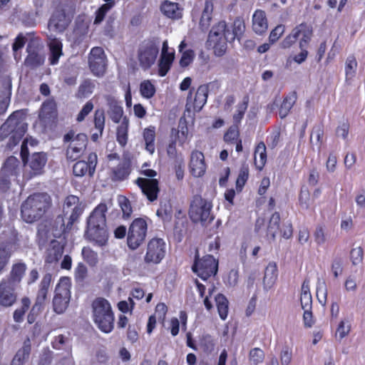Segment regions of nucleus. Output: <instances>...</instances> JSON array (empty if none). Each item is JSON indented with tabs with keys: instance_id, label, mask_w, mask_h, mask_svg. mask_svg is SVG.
I'll return each instance as SVG.
<instances>
[{
	"instance_id": "obj_1",
	"label": "nucleus",
	"mask_w": 365,
	"mask_h": 365,
	"mask_svg": "<svg viewBox=\"0 0 365 365\" xmlns=\"http://www.w3.org/2000/svg\"><path fill=\"white\" fill-rule=\"evenodd\" d=\"M107 205L100 203L90 214L85 232L86 239L96 245L103 247L108 241V232L106 226Z\"/></svg>"
},
{
	"instance_id": "obj_2",
	"label": "nucleus",
	"mask_w": 365,
	"mask_h": 365,
	"mask_svg": "<svg viewBox=\"0 0 365 365\" xmlns=\"http://www.w3.org/2000/svg\"><path fill=\"white\" fill-rule=\"evenodd\" d=\"M85 207V203L81 201L78 196L73 195H68L64 200L63 212L64 216L70 213L68 220L66 224L62 215H58L56 217V224L60 225V230H56L55 232H53V237L60 238L69 232L73 224L78 220L79 217L83 213Z\"/></svg>"
},
{
	"instance_id": "obj_3",
	"label": "nucleus",
	"mask_w": 365,
	"mask_h": 365,
	"mask_svg": "<svg viewBox=\"0 0 365 365\" xmlns=\"http://www.w3.org/2000/svg\"><path fill=\"white\" fill-rule=\"evenodd\" d=\"M51 205V198L45 192L34 193L21 204L22 219L27 223L40 220Z\"/></svg>"
},
{
	"instance_id": "obj_4",
	"label": "nucleus",
	"mask_w": 365,
	"mask_h": 365,
	"mask_svg": "<svg viewBox=\"0 0 365 365\" xmlns=\"http://www.w3.org/2000/svg\"><path fill=\"white\" fill-rule=\"evenodd\" d=\"M91 317L97 328L109 334L115 325V314L110 303L104 297H96L91 303Z\"/></svg>"
},
{
	"instance_id": "obj_5",
	"label": "nucleus",
	"mask_w": 365,
	"mask_h": 365,
	"mask_svg": "<svg viewBox=\"0 0 365 365\" xmlns=\"http://www.w3.org/2000/svg\"><path fill=\"white\" fill-rule=\"evenodd\" d=\"M27 126L21 112L14 111L0 127V138L4 140L9 137L7 147L13 149L24 136Z\"/></svg>"
},
{
	"instance_id": "obj_6",
	"label": "nucleus",
	"mask_w": 365,
	"mask_h": 365,
	"mask_svg": "<svg viewBox=\"0 0 365 365\" xmlns=\"http://www.w3.org/2000/svg\"><path fill=\"white\" fill-rule=\"evenodd\" d=\"M231 34L225 21L215 24L208 35L207 42L212 46L216 56H222L227 51L229 36Z\"/></svg>"
},
{
	"instance_id": "obj_7",
	"label": "nucleus",
	"mask_w": 365,
	"mask_h": 365,
	"mask_svg": "<svg viewBox=\"0 0 365 365\" xmlns=\"http://www.w3.org/2000/svg\"><path fill=\"white\" fill-rule=\"evenodd\" d=\"M212 203L201 195H195L190 202L188 215L192 222H200L202 225L211 222L214 217L211 215Z\"/></svg>"
},
{
	"instance_id": "obj_8",
	"label": "nucleus",
	"mask_w": 365,
	"mask_h": 365,
	"mask_svg": "<svg viewBox=\"0 0 365 365\" xmlns=\"http://www.w3.org/2000/svg\"><path fill=\"white\" fill-rule=\"evenodd\" d=\"M71 282L66 277L60 278L52 300L53 310L58 314H63L68 308L71 299Z\"/></svg>"
},
{
	"instance_id": "obj_9",
	"label": "nucleus",
	"mask_w": 365,
	"mask_h": 365,
	"mask_svg": "<svg viewBox=\"0 0 365 365\" xmlns=\"http://www.w3.org/2000/svg\"><path fill=\"white\" fill-rule=\"evenodd\" d=\"M63 142L69 143L66 153L67 159L74 161L83 155L87 147L88 138L84 133L76 134L75 131L71 130L64 135Z\"/></svg>"
},
{
	"instance_id": "obj_10",
	"label": "nucleus",
	"mask_w": 365,
	"mask_h": 365,
	"mask_svg": "<svg viewBox=\"0 0 365 365\" xmlns=\"http://www.w3.org/2000/svg\"><path fill=\"white\" fill-rule=\"evenodd\" d=\"M75 13L74 4H66L61 8H57L49 19L48 27L56 31H64L71 24Z\"/></svg>"
},
{
	"instance_id": "obj_11",
	"label": "nucleus",
	"mask_w": 365,
	"mask_h": 365,
	"mask_svg": "<svg viewBox=\"0 0 365 365\" xmlns=\"http://www.w3.org/2000/svg\"><path fill=\"white\" fill-rule=\"evenodd\" d=\"M148 223L145 219L138 217L133 220L127 234V245L131 250H137L141 246L147 235Z\"/></svg>"
},
{
	"instance_id": "obj_12",
	"label": "nucleus",
	"mask_w": 365,
	"mask_h": 365,
	"mask_svg": "<svg viewBox=\"0 0 365 365\" xmlns=\"http://www.w3.org/2000/svg\"><path fill=\"white\" fill-rule=\"evenodd\" d=\"M217 269L218 262L212 255H207L200 258L198 252H196L192 270L199 277L205 281L210 277L215 276Z\"/></svg>"
},
{
	"instance_id": "obj_13",
	"label": "nucleus",
	"mask_w": 365,
	"mask_h": 365,
	"mask_svg": "<svg viewBox=\"0 0 365 365\" xmlns=\"http://www.w3.org/2000/svg\"><path fill=\"white\" fill-rule=\"evenodd\" d=\"M159 53V43L158 38H149L145 39L140 44L138 58L140 66L148 69L155 63Z\"/></svg>"
},
{
	"instance_id": "obj_14",
	"label": "nucleus",
	"mask_w": 365,
	"mask_h": 365,
	"mask_svg": "<svg viewBox=\"0 0 365 365\" xmlns=\"http://www.w3.org/2000/svg\"><path fill=\"white\" fill-rule=\"evenodd\" d=\"M166 244L165 241L158 237H153L147 245L144 262L147 264H159L165 257Z\"/></svg>"
},
{
	"instance_id": "obj_15",
	"label": "nucleus",
	"mask_w": 365,
	"mask_h": 365,
	"mask_svg": "<svg viewBox=\"0 0 365 365\" xmlns=\"http://www.w3.org/2000/svg\"><path fill=\"white\" fill-rule=\"evenodd\" d=\"M88 66L91 73L98 77L103 76L106 71V56L101 47L91 48L88 55Z\"/></svg>"
},
{
	"instance_id": "obj_16",
	"label": "nucleus",
	"mask_w": 365,
	"mask_h": 365,
	"mask_svg": "<svg viewBox=\"0 0 365 365\" xmlns=\"http://www.w3.org/2000/svg\"><path fill=\"white\" fill-rule=\"evenodd\" d=\"M313 36V29L310 24L306 22H302L296 26L291 31V33L286 36L282 42V46L284 48H290L298 38L299 41L304 39L312 40Z\"/></svg>"
},
{
	"instance_id": "obj_17",
	"label": "nucleus",
	"mask_w": 365,
	"mask_h": 365,
	"mask_svg": "<svg viewBox=\"0 0 365 365\" xmlns=\"http://www.w3.org/2000/svg\"><path fill=\"white\" fill-rule=\"evenodd\" d=\"M135 183L149 202H153L158 200L160 192V182L158 179L140 177L135 180Z\"/></svg>"
},
{
	"instance_id": "obj_18",
	"label": "nucleus",
	"mask_w": 365,
	"mask_h": 365,
	"mask_svg": "<svg viewBox=\"0 0 365 365\" xmlns=\"http://www.w3.org/2000/svg\"><path fill=\"white\" fill-rule=\"evenodd\" d=\"M98 163V156L96 153H91L87 156V160L77 161L73 166V174L76 177L88 175L93 177Z\"/></svg>"
},
{
	"instance_id": "obj_19",
	"label": "nucleus",
	"mask_w": 365,
	"mask_h": 365,
	"mask_svg": "<svg viewBox=\"0 0 365 365\" xmlns=\"http://www.w3.org/2000/svg\"><path fill=\"white\" fill-rule=\"evenodd\" d=\"M26 51L28 53L24 63L27 67L36 68L44 63L45 55L38 43L34 41L29 42Z\"/></svg>"
},
{
	"instance_id": "obj_20",
	"label": "nucleus",
	"mask_w": 365,
	"mask_h": 365,
	"mask_svg": "<svg viewBox=\"0 0 365 365\" xmlns=\"http://www.w3.org/2000/svg\"><path fill=\"white\" fill-rule=\"evenodd\" d=\"M188 168L190 173L194 178H200L205 174L207 164L202 152L197 150L192 151Z\"/></svg>"
},
{
	"instance_id": "obj_21",
	"label": "nucleus",
	"mask_w": 365,
	"mask_h": 365,
	"mask_svg": "<svg viewBox=\"0 0 365 365\" xmlns=\"http://www.w3.org/2000/svg\"><path fill=\"white\" fill-rule=\"evenodd\" d=\"M16 287L9 282H0V305L9 307L14 305L17 299Z\"/></svg>"
},
{
	"instance_id": "obj_22",
	"label": "nucleus",
	"mask_w": 365,
	"mask_h": 365,
	"mask_svg": "<svg viewBox=\"0 0 365 365\" xmlns=\"http://www.w3.org/2000/svg\"><path fill=\"white\" fill-rule=\"evenodd\" d=\"M48 160L47 153L45 152L34 153L29 159L28 164L31 169L30 175L33 176L41 175L44 172V168Z\"/></svg>"
},
{
	"instance_id": "obj_23",
	"label": "nucleus",
	"mask_w": 365,
	"mask_h": 365,
	"mask_svg": "<svg viewBox=\"0 0 365 365\" xmlns=\"http://www.w3.org/2000/svg\"><path fill=\"white\" fill-rule=\"evenodd\" d=\"M57 105L53 99L45 101L40 110L39 118L46 124L55 123L57 120Z\"/></svg>"
},
{
	"instance_id": "obj_24",
	"label": "nucleus",
	"mask_w": 365,
	"mask_h": 365,
	"mask_svg": "<svg viewBox=\"0 0 365 365\" xmlns=\"http://www.w3.org/2000/svg\"><path fill=\"white\" fill-rule=\"evenodd\" d=\"M0 172L15 180L21 173L20 161L13 155L8 157L4 161Z\"/></svg>"
},
{
	"instance_id": "obj_25",
	"label": "nucleus",
	"mask_w": 365,
	"mask_h": 365,
	"mask_svg": "<svg viewBox=\"0 0 365 365\" xmlns=\"http://www.w3.org/2000/svg\"><path fill=\"white\" fill-rule=\"evenodd\" d=\"M108 106V115L110 120L115 123H120L123 115V108L115 98L111 95L105 96Z\"/></svg>"
},
{
	"instance_id": "obj_26",
	"label": "nucleus",
	"mask_w": 365,
	"mask_h": 365,
	"mask_svg": "<svg viewBox=\"0 0 365 365\" xmlns=\"http://www.w3.org/2000/svg\"><path fill=\"white\" fill-rule=\"evenodd\" d=\"M49 51L48 62L51 66L57 65L60 58L63 55V43L59 38H53L48 43Z\"/></svg>"
},
{
	"instance_id": "obj_27",
	"label": "nucleus",
	"mask_w": 365,
	"mask_h": 365,
	"mask_svg": "<svg viewBox=\"0 0 365 365\" xmlns=\"http://www.w3.org/2000/svg\"><path fill=\"white\" fill-rule=\"evenodd\" d=\"M26 269L27 266L25 262L19 261L14 263L11 266L8 278L3 279V280L9 282L10 284L18 286L24 277Z\"/></svg>"
},
{
	"instance_id": "obj_28",
	"label": "nucleus",
	"mask_w": 365,
	"mask_h": 365,
	"mask_svg": "<svg viewBox=\"0 0 365 365\" xmlns=\"http://www.w3.org/2000/svg\"><path fill=\"white\" fill-rule=\"evenodd\" d=\"M64 250V245L56 240L50 242L49 247L46 251L45 262L53 264L58 262L62 257Z\"/></svg>"
},
{
	"instance_id": "obj_29",
	"label": "nucleus",
	"mask_w": 365,
	"mask_h": 365,
	"mask_svg": "<svg viewBox=\"0 0 365 365\" xmlns=\"http://www.w3.org/2000/svg\"><path fill=\"white\" fill-rule=\"evenodd\" d=\"M268 29V21L266 14L263 10L257 9L252 15V29L259 35H262L267 32Z\"/></svg>"
},
{
	"instance_id": "obj_30",
	"label": "nucleus",
	"mask_w": 365,
	"mask_h": 365,
	"mask_svg": "<svg viewBox=\"0 0 365 365\" xmlns=\"http://www.w3.org/2000/svg\"><path fill=\"white\" fill-rule=\"evenodd\" d=\"M131 173V165L128 161L120 162L116 167L111 169L110 177L113 181H123Z\"/></svg>"
},
{
	"instance_id": "obj_31",
	"label": "nucleus",
	"mask_w": 365,
	"mask_h": 365,
	"mask_svg": "<svg viewBox=\"0 0 365 365\" xmlns=\"http://www.w3.org/2000/svg\"><path fill=\"white\" fill-rule=\"evenodd\" d=\"M160 10L169 19H179L182 18V12L178 3L165 0L162 3Z\"/></svg>"
},
{
	"instance_id": "obj_32",
	"label": "nucleus",
	"mask_w": 365,
	"mask_h": 365,
	"mask_svg": "<svg viewBox=\"0 0 365 365\" xmlns=\"http://www.w3.org/2000/svg\"><path fill=\"white\" fill-rule=\"evenodd\" d=\"M208 96V85H200L195 91L192 102L193 109L200 111L207 102Z\"/></svg>"
},
{
	"instance_id": "obj_33",
	"label": "nucleus",
	"mask_w": 365,
	"mask_h": 365,
	"mask_svg": "<svg viewBox=\"0 0 365 365\" xmlns=\"http://www.w3.org/2000/svg\"><path fill=\"white\" fill-rule=\"evenodd\" d=\"M51 282L52 274L51 273H46L43 276L38 285V289L35 298L36 299L46 303Z\"/></svg>"
},
{
	"instance_id": "obj_34",
	"label": "nucleus",
	"mask_w": 365,
	"mask_h": 365,
	"mask_svg": "<svg viewBox=\"0 0 365 365\" xmlns=\"http://www.w3.org/2000/svg\"><path fill=\"white\" fill-rule=\"evenodd\" d=\"M173 212V205L170 200H160L156 215L163 222H170L172 220Z\"/></svg>"
},
{
	"instance_id": "obj_35",
	"label": "nucleus",
	"mask_w": 365,
	"mask_h": 365,
	"mask_svg": "<svg viewBox=\"0 0 365 365\" xmlns=\"http://www.w3.org/2000/svg\"><path fill=\"white\" fill-rule=\"evenodd\" d=\"M156 130L153 125L145 128L143 131V138L145 142V148L150 154H153L155 150Z\"/></svg>"
},
{
	"instance_id": "obj_36",
	"label": "nucleus",
	"mask_w": 365,
	"mask_h": 365,
	"mask_svg": "<svg viewBox=\"0 0 365 365\" xmlns=\"http://www.w3.org/2000/svg\"><path fill=\"white\" fill-rule=\"evenodd\" d=\"M255 165L257 170H261L267 162L266 145L264 142H259L255 149L254 153Z\"/></svg>"
},
{
	"instance_id": "obj_37",
	"label": "nucleus",
	"mask_w": 365,
	"mask_h": 365,
	"mask_svg": "<svg viewBox=\"0 0 365 365\" xmlns=\"http://www.w3.org/2000/svg\"><path fill=\"white\" fill-rule=\"evenodd\" d=\"M280 215L278 212H274L269 221L266 236L268 239L274 240L280 230Z\"/></svg>"
},
{
	"instance_id": "obj_38",
	"label": "nucleus",
	"mask_w": 365,
	"mask_h": 365,
	"mask_svg": "<svg viewBox=\"0 0 365 365\" xmlns=\"http://www.w3.org/2000/svg\"><path fill=\"white\" fill-rule=\"evenodd\" d=\"M175 59V52L172 51L170 54H161L158 63V75L164 77L169 72L171 66Z\"/></svg>"
},
{
	"instance_id": "obj_39",
	"label": "nucleus",
	"mask_w": 365,
	"mask_h": 365,
	"mask_svg": "<svg viewBox=\"0 0 365 365\" xmlns=\"http://www.w3.org/2000/svg\"><path fill=\"white\" fill-rule=\"evenodd\" d=\"M31 351V346L29 339H27L24 342V345L20 348L13 357L12 360L14 363H18L19 365H24V364L29 359Z\"/></svg>"
},
{
	"instance_id": "obj_40",
	"label": "nucleus",
	"mask_w": 365,
	"mask_h": 365,
	"mask_svg": "<svg viewBox=\"0 0 365 365\" xmlns=\"http://www.w3.org/2000/svg\"><path fill=\"white\" fill-rule=\"evenodd\" d=\"M129 120L126 116L123 118L120 125L116 129V140L121 147H125L128 139Z\"/></svg>"
},
{
	"instance_id": "obj_41",
	"label": "nucleus",
	"mask_w": 365,
	"mask_h": 365,
	"mask_svg": "<svg viewBox=\"0 0 365 365\" xmlns=\"http://www.w3.org/2000/svg\"><path fill=\"white\" fill-rule=\"evenodd\" d=\"M297 93L293 92L284 98L279 110V115L281 118H284L289 114L297 101Z\"/></svg>"
},
{
	"instance_id": "obj_42",
	"label": "nucleus",
	"mask_w": 365,
	"mask_h": 365,
	"mask_svg": "<svg viewBox=\"0 0 365 365\" xmlns=\"http://www.w3.org/2000/svg\"><path fill=\"white\" fill-rule=\"evenodd\" d=\"M278 268L276 262H270L264 270L263 282L268 286H272L277 279Z\"/></svg>"
},
{
	"instance_id": "obj_43",
	"label": "nucleus",
	"mask_w": 365,
	"mask_h": 365,
	"mask_svg": "<svg viewBox=\"0 0 365 365\" xmlns=\"http://www.w3.org/2000/svg\"><path fill=\"white\" fill-rule=\"evenodd\" d=\"M250 101V96L248 94L244 96L242 101L237 106L236 113L233 115V125L240 126L242 118H244L245 113L247 109Z\"/></svg>"
},
{
	"instance_id": "obj_44",
	"label": "nucleus",
	"mask_w": 365,
	"mask_h": 365,
	"mask_svg": "<svg viewBox=\"0 0 365 365\" xmlns=\"http://www.w3.org/2000/svg\"><path fill=\"white\" fill-rule=\"evenodd\" d=\"M30 306V299L28 297H22L21 299V307L14 312V321L16 323H21L24 319L25 314L29 309Z\"/></svg>"
},
{
	"instance_id": "obj_45",
	"label": "nucleus",
	"mask_w": 365,
	"mask_h": 365,
	"mask_svg": "<svg viewBox=\"0 0 365 365\" xmlns=\"http://www.w3.org/2000/svg\"><path fill=\"white\" fill-rule=\"evenodd\" d=\"M215 302L220 317L225 320L227 317L229 311V302L222 294H217L215 297Z\"/></svg>"
},
{
	"instance_id": "obj_46",
	"label": "nucleus",
	"mask_w": 365,
	"mask_h": 365,
	"mask_svg": "<svg viewBox=\"0 0 365 365\" xmlns=\"http://www.w3.org/2000/svg\"><path fill=\"white\" fill-rule=\"evenodd\" d=\"M250 175L249 166L246 163H243L240 168L238 175L236 180V190L237 192H242L244 186L248 180Z\"/></svg>"
},
{
	"instance_id": "obj_47",
	"label": "nucleus",
	"mask_w": 365,
	"mask_h": 365,
	"mask_svg": "<svg viewBox=\"0 0 365 365\" xmlns=\"http://www.w3.org/2000/svg\"><path fill=\"white\" fill-rule=\"evenodd\" d=\"M118 203L122 211V218L128 220L133 214V207L129 199L124 195H119L118 197Z\"/></svg>"
},
{
	"instance_id": "obj_48",
	"label": "nucleus",
	"mask_w": 365,
	"mask_h": 365,
	"mask_svg": "<svg viewBox=\"0 0 365 365\" xmlns=\"http://www.w3.org/2000/svg\"><path fill=\"white\" fill-rule=\"evenodd\" d=\"M358 63L354 55L349 56L345 62V78L346 81L352 80L356 76Z\"/></svg>"
},
{
	"instance_id": "obj_49",
	"label": "nucleus",
	"mask_w": 365,
	"mask_h": 365,
	"mask_svg": "<svg viewBox=\"0 0 365 365\" xmlns=\"http://www.w3.org/2000/svg\"><path fill=\"white\" fill-rule=\"evenodd\" d=\"M245 31V24L242 17H236L232 24V33L230 34L232 37L231 41L235 38L240 40Z\"/></svg>"
},
{
	"instance_id": "obj_50",
	"label": "nucleus",
	"mask_w": 365,
	"mask_h": 365,
	"mask_svg": "<svg viewBox=\"0 0 365 365\" xmlns=\"http://www.w3.org/2000/svg\"><path fill=\"white\" fill-rule=\"evenodd\" d=\"M140 93L146 99L152 98L156 93L155 85L150 80H144L140 83Z\"/></svg>"
},
{
	"instance_id": "obj_51",
	"label": "nucleus",
	"mask_w": 365,
	"mask_h": 365,
	"mask_svg": "<svg viewBox=\"0 0 365 365\" xmlns=\"http://www.w3.org/2000/svg\"><path fill=\"white\" fill-rule=\"evenodd\" d=\"M95 88V84L91 79H85L80 84L76 96L78 98H86L91 95Z\"/></svg>"
},
{
	"instance_id": "obj_52",
	"label": "nucleus",
	"mask_w": 365,
	"mask_h": 365,
	"mask_svg": "<svg viewBox=\"0 0 365 365\" xmlns=\"http://www.w3.org/2000/svg\"><path fill=\"white\" fill-rule=\"evenodd\" d=\"M312 40H302L299 41V48H300V52L298 54H296L293 57V61L298 63L301 64L306 61L309 52L307 51V48L310 43Z\"/></svg>"
},
{
	"instance_id": "obj_53",
	"label": "nucleus",
	"mask_w": 365,
	"mask_h": 365,
	"mask_svg": "<svg viewBox=\"0 0 365 365\" xmlns=\"http://www.w3.org/2000/svg\"><path fill=\"white\" fill-rule=\"evenodd\" d=\"M45 304V302L35 299V302L27 315V322L29 324H32L36 322L37 317L43 311Z\"/></svg>"
},
{
	"instance_id": "obj_54",
	"label": "nucleus",
	"mask_w": 365,
	"mask_h": 365,
	"mask_svg": "<svg viewBox=\"0 0 365 365\" xmlns=\"http://www.w3.org/2000/svg\"><path fill=\"white\" fill-rule=\"evenodd\" d=\"M240 138V128L237 125H231L224 134L223 140L227 144L234 145Z\"/></svg>"
},
{
	"instance_id": "obj_55",
	"label": "nucleus",
	"mask_w": 365,
	"mask_h": 365,
	"mask_svg": "<svg viewBox=\"0 0 365 365\" xmlns=\"http://www.w3.org/2000/svg\"><path fill=\"white\" fill-rule=\"evenodd\" d=\"M105 112L102 108H98L95 110L93 115V124L95 128L99 132V135H102L105 128Z\"/></svg>"
},
{
	"instance_id": "obj_56",
	"label": "nucleus",
	"mask_w": 365,
	"mask_h": 365,
	"mask_svg": "<svg viewBox=\"0 0 365 365\" xmlns=\"http://www.w3.org/2000/svg\"><path fill=\"white\" fill-rule=\"evenodd\" d=\"M82 257L90 266H96L98 263V254L89 247H83L82 249Z\"/></svg>"
},
{
	"instance_id": "obj_57",
	"label": "nucleus",
	"mask_w": 365,
	"mask_h": 365,
	"mask_svg": "<svg viewBox=\"0 0 365 365\" xmlns=\"http://www.w3.org/2000/svg\"><path fill=\"white\" fill-rule=\"evenodd\" d=\"M113 6L114 3H105L101 5L95 13L96 16L93 21V24L96 25L101 24L105 19L108 11L110 10Z\"/></svg>"
},
{
	"instance_id": "obj_58",
	"label": "nucleus",
	"mask_w": 365,
	"mask_h": 365,
	"mask_svg": "<svg viewBox=\"0 0 365 365\" xmlns=\"http://www.w3.org/2000/svg\"><path fill=\"white\" fill-rule=\"evenodd\" d=\"M11 253L5 246L0 245V274L4 272L7 265Z\"/></svg>"
},
{
	"instance_id": "obj_59",
	"label": "nucleus",
	"mask_w": 365,
	"mask_h": 365,
	"mask_svg": "<svg viewBox=\"0 0 365 365\" xmlns=\"http://www.w3.org/2000/svg\"><path fill=\"white\" fill-rule=\"evenodd\" d=\"M313 237L315 242L318 245L324 244L327 240L324 226L322 225H318L315 228Z\"/></svg>"
},
{
	"instance_id": "obj_60",
	"label": "nucleus",
	"mask_w": 365,
	"mask_h": 365,
	"mask_svg": "<svg viewBox=\"0 0 365 365\" xmlns=\"http://www.w3.org/2000/svg\"><path fill=\"white\" fill-rule=\"evenodd\" d=\"M168 313V307L163 302H159L155 306V313L153 316H156V318L161 323H164L166 315Z\"/></svg>"
},
{
	"instance_id": "obj_61",
	"label": "nucleus",
	"mask_w": 365,
	"mask_h": 365,
	"mask_svg": "<svg viewBox=\"0 0 365 365\" xmlns=\"http://www.w3.org/2000/svg\"><path fill=\"white\" fill-rule=\"evenodd\" d=\"M250 359L255 365L262 363L264 359V353L259 348L252 349L250 351Z\"/></svg>"
},
{
	"instance_id": "obj_62",
	"label": "nucleus",
	"mask_w": 365,
	"mask_h": 365,
	"mask_svg": "<svg viewBox=\"0 0 365 365\" xmlns=\"http://www.w3.org/2000/svg\"><path fill=\"white\" fill-rule=\"evenodd\" d=\"M350 258L354 265L361 263L364 259V250L361 247L353 248L350 252Z\"/></svg>"
},
{
	"instance_id": "obj_63",
	"label": "nucleus",
	"mask_w": 365,
	"mask_h": 365,
	"mask_svg": "<svg viewBox=\"0 0 365 365\" xmlns=\"http://www.w3.org/2000/svg\"><path fill=\"white\" fill-rule=\"evenodd\" d=\"M195 53L191 49L187 50L182 53L180 59V66L182 68L188 66L194 60Z\"/></svg>"
},
{
	"instance_id": "obj_64",
	"label": "nucleus",
	"mask_w": 365,
	"mask_h": 365,
	"mask_svg": "<svg viewBox=\"0 0 365 365\" xmlns=\"http://www.w3.org/2000/svg\"><path fill=\"white\" fill-rule=\"evenodd\" d=\"M292 357V349L285 346L280 353V361L282 365H289L291 363Z\"/></svg>"
}]
</instances>
